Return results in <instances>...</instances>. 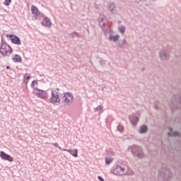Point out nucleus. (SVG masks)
I'll list each match as a JSON object with an SVG mask.
<instances>
[{
    "label": "nucleus",
    "instance_id": "1",
    "mask_svg": "<svg viewBox=\"0 0 181 181\" xmlns=\"http://www.w3.org/2000/svg\"><path fill=\"white\" fill-rule=\"evenodd\" d=\"M128 164L125 161H120L114 165L110 172L115 176H127L128 175Z\"/></svg>",
    "mask_w": 181,
    "mask_h": 181
},
{
    "label": "nucleus",
    "instance_id": "2",
    "mask_svg": "<svg viewBox=\"0 0 181 181\" xmlns=\"http://www.w3.org/2000/svg\"><path fill=\"white\" fill-rule=\"evenodd\" d=\"M129 151L132 152L133 156L134 158H139V159H142L145 155L144 154V151L142 150V148L134 145L129 147Z\"/></svg>",
    "mask_w": 181,
    "mask_h": 181
},
{
    "label": "nucleus",
    "instance_id": "3",
    "mask_svg": "<svg viewBox=\"0 0 181 181\" xmlns=\"http://www.w3.org/2000/svg\"><path fill=\"white\" fill-rule=\"evenodd\" d=\"M12 52L13 49L9 45L6 44V42L1 43L0 47V53L4 57L11 56V54H12Z\"/></svg>",
    "mask_w": 181,
    "mask_h": 181
},
{
    "label": "nucleus",
    "instance_id": "4",
    "mask_svg": "<svg viewBox=\"0 0 181 181\" xmlns=\"http://www.w3.org/2000/svg\"><path fill=\"white\" fill-rule=\"evenodd\" d=\"M73 94L70 92L62 94V101L65 107H69L73 103Z\"/></svg>",
    "mask_w": 181,
    "mask_h": 181
},
{
    "label": "nucleus",
    "instance_id": "5",
    "mask_svg": "<svg viewBox=\"0 0 181 181\" xmlns=\"http://www.w3.org/2000/svg\"><path fill=\"white\" fill-rule=\"evenodd\" d=\"M158 175L166 180V181H169L172 179V173H170L169 168H162L158 171Z\"/></svg>",
    "mask_w": 181,
    "mask_h": 181
},
{
    "label": "nucleus",
    "instance_id": "6",
    "mask_svg": "<svg viewBox=\"0 0 181 181\" xmlns=\"http://www.w3.org/2000/svg\"><path fill=\"white\" fill-rule=\"evenodd\" d=\"M171 107V110L173 111V110H177L179 108H181V98L175 96L172 100L171 103L170 104Z\"/></svg>",
    "mask_w": 181,
    "mask_h": 181
},
{
    "label": "nucleus",
    "instance_id": "7",
    "mask_svg": "<svg viewBox=\"0 0 181 181\" xmlns=\"http://www.w3.org/2000/svg\"><path fill=\"white\" fill-rule=\"evenodd\" d=\"M51 104H55V103H60V95H59V93L54 90H51V97L49 100Z\"/></svg>",
    "mask_w": 181,
    "mask_h": 181
},
{
    "label": "nucleus",
    "instance_id": "8",
    "mask_svg": "<svg viewBox=\"0 0 181 181\" xmlns=\"http://www.w3.org/2000/svg\"><path fill=\"white\" fill-rule=\"evenodd\" d=\"M0 157L2 160H8V162H13V158L12 156H9V154H7L4 151L0 152Z\"/></svg>",
    "mask_w": 181,
    "mask_h": 181
},
{
    "label": "nucleus",
    "instance_id": "9",
    "mask_svg": "<svg viewBox=\"0 0 181 181\" xmlns=\"http://www.w3.org/2000/svg\"><path fill=\"white\" fill-rule=\"evenodd\" d=\"M112 33V30H110L109 33L110 34L109 35L108 40H110V42H113L114 43H117V42H118V41L119 40V35H112V34H111Z\"/></svg>",
    "mask_w": 181,
    "mask_h": 181
},
{
    "label": "nucleus",
    "instance_id": "10",
    "mask_svg": "<svg viewBox=\"0 0 181 181\" xmlns=\"http://www.w3.org/2000/svg\"><path fill=\"white\" fill-rule=\"evenodd\" d=\"M37 93H35L36 97L38 98H47V93L42 89H37Z\"/></svg>",
    "mask_w": 181,
    "mask_h": 181
},
{
    "label": "nucleus",
    "instance_id": "11",
    "mask_svg": "<svg viewBox=\"0 0 181 181\" xmlns=\"http://www.w3.org/2000/svg\"><path fill=\"white\" fill-rule=\"evenodd\" d=\"M129 119L130 120V122L132 125L135 127L139 121V119L137 117L136 115H135V113L132 114L129 117Z\"/></svg>",
    "mask_w": 181,
    "mask_h": 181
},
{
    "label": "nucleus",
    "instance_id": "12",
    "mask_svg": "<svg viewBox=\"0 0 181 181\" xmlns=\"http://www.w3.org/2000/svg\"><path fill=\"white\" fill-rule=\"evenodd\" d=\"M7 37H11V42L14 45H21V39L19 38V37H18L16 35H7Z\"/></svg>",
    "mask_w": 181,
    "mask_h": 181
},
{
    "label": "nucleus",
    "instance_id": "13",
    "mask_svg": "<svg viewBox=\"0 0 181 181\" xmlns=\"http://www.w3.org/2000/svg\"><path fill=\"white\" fill-rule=\"evenodd\" d=\"M128 42H127V40H119L117 42V47H119L120 49H125V46H127Z\"/></svg>",
    "mask_w": 181,
    "mask_h": 181
},
{
    "label": "nucleus",
    "instance_id": "14",
    "mask_svg": "<svg viewBox=\"0 0 181 181\" xmlns=\"http://www.w3.org/2000/svg\"><path fill=\"white\" fill-rule=\"evenodd\" d=\"M160 59L161 60H168L169 59V54L166 52L164 49H162L159 52Z\"/></svg>",
    "mask_w": 181,
    "mask_h": 181
},
{
    "label": "nucleus",
    "instance_id": "15",
    "mask_svg": "<svg viewBox=\"0 0 181 181\" xmlns=\"http://www.w3.org/2000/svg\"><path fill=\"white\" fill-rule=\"evenodd\" d=\"M107 10L110 12V13H115V11H117V6L115 4L110 2L107 4Z\"/></svg>",
    "mask_w": 181,
    "mask_h": 181
},
{
    "label": "nucleus",
    "instance_id": "16",
    "mask_svg": "<svg viewBox=\"0 0 181 181\" xmlns=\"http://www.w3.org/2000/svg\"><path fill=\"white\" fill-rule=\"evenodd\" d=\"M31 12L33 15H35V17L34 19H37V16L40 15V12L39 11V9L35 5L31 6Z\"/></svg>",
    "mask_w": 181,
    "mask_h": 181
},
{
    "label": "nucleus",
    "instance_id": "17",
    "mask_svg": "<svg viewBox=\"0 0 181 181\" xmlns=\"http://www.w3.org/2000/svg\"><path fill=\"white\" fill-rule=\"evenodd\" d=\"M62 151H64V152H69V153H71L72 155V156H74V158H77V156H78V150L77 149H62Z\"/></svg>",
    "mask_w": 181,
    "mask_h": 181
},
{
    "label": "nucleus",
    "instance_id": "18",
    "mask_svg": "<svg viewBox=\"0 0 181 181\" xmlns=\"http://www.w3.org/2000/svg\"><path fill=\"white\" fill-rule=\"evenodd\" d=\"M42 26H46L47 28H50L52 26V21L47 17H45V19L42 22Z\"/></svg>",
    "mask_w": 181,
    "mask_h": 181
},
{
    "label": "nucleus",
    "instance_id": "19",
    "mask_svg": "<svg viewBox=\"0 0 181 181\" xmlns=\"http://www.w3.org/2000/svg\"><path fill=\"white\" fill-rule=\"evenodd\" d=\"M170 132L168 133V136H180V133L179 132H172L173 129L172 127H169Z\"/></svg>",
    "mask_w": 181,
    "mask_h": 181
},
{
    "label": "nucleus",
    "instance_id": "20",
    "mask_svg": "<svg viewBox=\"0 0 181 181\" xmlns=\"http://www.w3.org/2000/svg\"><path fill=\"white\" fill-rule=\"evenodd\" d=\"M148 132V126L143 124L140 127L139 133L140 134H146Z\"/></svg>",
    "mask_w": 181,
    "mask_h": 181
},
{
    "label": "nucleus",
    "instance_id": "21",
    "mask_svg": "<svg viewBox=\"0 0 181 181\" xmlns=\"http://www.w3.org/2000/svg\"><path fill=\"white\" fill-rule=\"evenodd\" d=\"M13 62L14 63H21L22 62V58L20 57L18 54H16L13 58H12Z\"/></svg>",
    "mask_w": 181,
    "mask_h": 181
},
{
    "label": "nucleus",
    "instance_id": "22",
    "mask_svg": "<svg viewBox=\"0 0 181 181\" xmlns=\"http://www.w3.org/2000/svg\"><path fill=\"white\" fill-rule=\"evenodd\" d=\"M24 83H25V84H28L29 83V81L30 80V74L26 73L24 75Z\"/></svg>",
    "mask_w": 181,
    "mask_h": 181
},
{
    "label": "nucleus",
    "instance_id": "23",
    "mask_svg": "<svg viewBox=\"0 0 181 181\" xmlns=\"http://www.w3.org/2000/svg\"><path fill=\"white\" fill-rule=\"evenodd\" d=\"M118 30L119 33H121L122 35H124V33H125V30H127V28H125V26L124 25H121L120 27L118 28Z\"/></svg>",
    "mask_w": 181,
    "mask_h": 181
},
{
    "label": "nucleus",
    "instance_id": "24",
    "mask_svg": "<svg viewBox=\"0 0 181 181\" xmlns=\"http://www.w3.org/2000/svg\"><path fill=\"white\" fill-rule=\"evenodd\" d=\"M36 86H37V81H33L31 83V87L33 88V90H37L39 88H36Z\"/></svg>",
    "mask_w": 181,
    "mask_h": 181
},
{
    "label": "nucleus",
    "instance_id": "25",
    "mask_svg": "<svg viewBox=\"0 0 181 181\" xmlns=\"http://www.w3.org/2000/svg\"><path fill=\"white\" fill-rule=\"evenodd\" d=\"M77 36V33L76 32H73L72 33L69 34V37L71 39H74Z\"/></svg>",
    "mask_w": 181,
    "mask_h": 181
},
{
    "label": "nucleus",
    "instance_id": "26",
    "mask_svg": "<svg viewBox=\"0 0 181 181\" xmlns=\"http://www.w3.org/2000/svg\"><path fill=\"white\" fill-rule=\"evenodd\" d=\"M113 159L112 158H105V163H107V165H110V163H111V162H112Z\"/></svg>",
    "mask_w": 181,
    "mask_h": 181
},
{
    "label": "nucleus",
    "instance_id": "27",
    "mask_svg": "<svg viewBox=\"0 0 181 181\" xmlns=\"http://www.w3.org/2000/svg\"><path fill=\"white\" fill-rule=\"evenodd\" d=\"M11 2H12V0H5L4 5L6 6H9V5H11Z\"/></svg>",
    "mask_w": 181,
    "mask_h": 181
},
{
    "label": "nucleus",
    "instance_id": "28",
    "mask_svg": "<svg viewBox=\"0 0 181 181\" xmlns=\"http://www.w3.org/2000/svg\"><path fill=\"white\" fill-rule=\"evenodd\" d=\"M105 18L104 17V16H100L98 18V22L99 23L101 22H104Z\"/></svg>",
    "mask_w": 181,
    "mask_h": 181
},
{
    "label": "nucleus",
    "instance_id": "29",
    "mask_svg": "<svg viewBox=\"0 0 181 181\" xmlns=\"http://www.w3.org/2000/svg\"><path fill=\"white\" fill-rule=\"evenodd\" d=\"M53 146H55V148H59L60 149V151H63V149L64 148H62V147L59 146V144L57 143H54L52 144Z\"/></svg>",
    "mask_w": 181,
    "mask_h": 181
},
{
    "label": "nucleus",
    "instance_id": "30",
    "mask_svg": "<svg viewBox=\"0 0 181 181\" xmlns=\"http://www.w3.org/2000/svg\"><path fill=\"white\" fill-rule=\"evenodd\" d=\"M122 129H124V127H122L121 124H119L117 126V131H119V132H122Z\"/></svg>",
    "mask_w": 181,
    "mask_h": 181
},
{
    "label": "nucleus",
    "instance_id": "31",
    "mask_svg": "<svg viewBox=\"0 0 181 181\" xmlns=\"http://www.w3.org/2000/svg\"><path fill=\"white\" fill-rule=\"evenodd\" d=\"M99 26H100L101 28H104L105 26V21H101L100 23H99Z\"/></svg>",
    "mask_w": 181,
    "mask_h": 181
},
{
    "label": "nucleus",
    "instance_id": "32",
    "mask_svg": "<svg viewBox=\"0 0 181 181\" xmlns=\"http://www.w3.org/2000/svg\"><path fill=\"white\" fill-rule=\"evenodd\" d=\"M103 106H101V105H98L97 107H95V111H98V110H100V111H101V110H103Z\"/></svg>",
    "mask_w": 181,
    "mask_h": 181
},
{
    "label": "nucleus",
    "instance_id": "33",
    "mask_svg": "<svg viewBox=\"0 0 181 181\" xmlns=\"http://www.w3.org/2000/svg\"><path fill=\"white\" fill-rule=\"evenodd\" d=\"M98 179L100 181H104V178H103V177H101V176H98Z\"/></svg>",
    "mask_w": 181,
    "mask_h": 181
},
{
    "label": "nucleus",
    "instance_id": "34",
    "mask_svg": "<svg viewBox=\"0 0 181 181\" xmlns=\"http://www.w3.org/2000/svg\"><path fill=\"white\" fill-rule=\"evenodd\" d=\"M155 108H156V110H159V107H158V105L156 104L155 105Z\"/></svg>",
    "mask_w": 181,
    "mask_h": 181
},
{
    "label": "nucleus",
    "instance_id": "35",
    "mask_svg": "<svg viewBox=\"0 0 181 181\" xmlns=\"http://www.w3.org/2000/svg\"><path fill=\"white\" fill-rule=\"evenodd\" d=\"M56 91H60V89L59 88H57Z\"/></svg>",
    "mask_w": 181,
    "mask_h": 181
},
{
    "label": "nucleus",
    "instance_id": "36",
    "mask_svg": "<svg viewBox=\"0 0 181 181\" xmlns=\"http://www.w3.org/2000/svg\"><path fill=\"white\" fill-rule=\"evenodd\" d=\"M6 69L8 70V69H11V67L9 66H6Z\"/></svg>",
    "mask_w": 181,
    "mask_h": 181
},
{
    "label": "nucleus",
    "instance_id": "37",
    "mask_svg": "<svg viewBox=\"0 0 181 181\" xmlns=\"http://www.w3.org/2000/svg\"><path fill=\"white\" fill-rule=\"evenodd\" d=\"M143 70H145V68H143Z\"/></svg>",
    "mask_w": 181,
    "mask_h": 181
}]
</instances>
